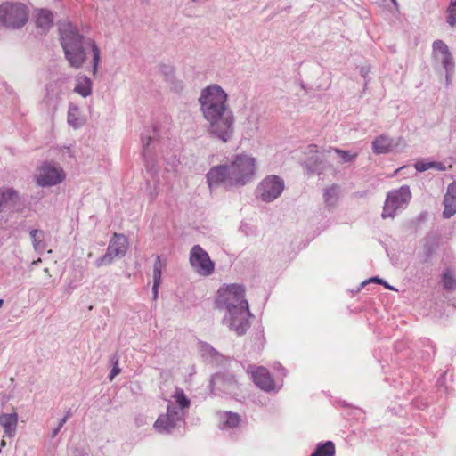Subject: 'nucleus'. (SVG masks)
I'll use <instances>...</instances> for the list:
<instances>
[{"label": "nucleus", "instance_id": "obj_1", "mask_svg": "<svg viewBox=\"0 0 456 456\" xmlns=\"http://www.w3.org/2000/svg\"><path fill=\"white\" fill-rule=\"evenodd\" d=\"M200 110L207 122L208 134L226 143L235 133V116L228 104L227 93L218 85L203 88L198 99Z\"/></svg>", "mask_w": 456, "mask_h": 456}, {"label": "nucleus", "instance_id": "obj_2", "mask_svg": "<svg viewBox=\"0 0 456 456\" xmlns=\"http://www.w3.org/2000/svg\"><path fill=\"white\" fill-rule=\"evenodd\" d=\"M256 175V159L251 155L235 154L224 163L212 167L206 174L210 190L226 191L241 188L252 183Z\"/></svg>", "mask_w": 456, "mask_h": 456}, {"label": "nucleus", "instance_id": "obj_3", "mask_svg": "<svg viewBox=\"0 0 456 456\" xmlns=\"http://www.w3.org/2000/svg\"><path fill=\"white\" fill-rule=\"evenodd\" d=\"M215 304L217 309L225 311L223 323L238 336L244 335L249 328L248 318L252 316L245 298L244 286L236 283L222 286Z\"/></svg>", "mask_w": 456, "mask_h": 456}, {"label": "nucleus", "instance_id": "obj_4", "mask_svg": "<svg viewBox=\"0 0 456 456\" xmlns=\"http://www.w3.org/2000/svg\"><path fill=\"white\" fill-rule=\"evenodd\" d=\"M59 30L61 46L70 66L79 69L86 61V50L90 48L93 54V74L95 75L101 60V51L94 40L80 35L77 28L71 23L62 24Z\"/></svg>", "mask_w": 456, "mask_h": 456}, {"label": "nucleus", "instance_id": "obj_5", "mask_svg": "<svg viewBox=\"0 0 456 456\" xmlns=\"http://www.w3.org/2000/svg\"><path fill=\"white\" fill-rule=\"evenodd\" d=\"M175 403L169 402L167 413L161 414L155 421L153 427L160 434H171L176 428L184 423L186 410L191 405L190 399L183 389L177 388L173 395Z\"/></svg>", "mask_w": 456, "mask_h": 456}, {"label": "nucleus", "instance_id": "obj_6", "mask_svg": "<svg viewBox=\"0 0 456 456\" xmlns=\"http://www.w3.org/2000/svg\"><path fill=\"white\" fill-rule=\"evenodd\" d=\"M28 20L27 6L21 3L5 2L0 4V26L18 29Z\"/></svg>", "mask_w": 456, "mask_h": 456}, {"label": "nucleus", "instance_id": "obj_7", "mask_svg": "<svg viewBox=\"0 0 456 456\" xmlns=\"http://www.w3.org/2000/svg\"><path fill=\"white\" fill-rule=\"evenodd\" d=\"M411 199L409 186H401L398 190L389 191L383 207L382 217H394L397 210L404 209Z\"/></svg>", "mask_w": 456, "mask_h": 456}, {"label": "nucleus", "instance_id": "obj_8", "mask_svg": "<svg viewBox=\"0 0 456 456\" xmlns=\"http://www.w3.org/2000/svg\"><path fill=\"white\" fill-rule=\"evenodd\" d=\"M284 181L278 175L265 177L256 188V192L264 202H273L281 196L284 190Z\"/></svg>", "mask_w": 456, "mask_h": 456}, {"label": "nucleus", "instance_id": "obj_9", "mask_svg": "<svg viewBox=\"0 0 456 456\" xmlns=\"http://www.w3.org/2000/svg\"><path fill=\"white\" fill-rule=\"evenodd\" d=\"M63 169L53 163L44 162L36 175L37 183L41 187H50L61 183L65 179Z\"/></svg>", "mask_w": 456, "mask_h": 456}, {"label": "nucleus", "instance_id": "obj_10", "mask_svg": "<svg viewBox=\"0 0 456 456\" xmlns=\"http://www.w3.org/2000/svg\"><path fill=\"white\" fill-rule=\"evenodd\" d=\"M127 250V240L123 234L114 233L110 239L106 253L95 261L97 267L110 265L115 258H121Z\"/></svg>", "mask_w": 456, "mask_h": 456}, {"label": "nucleus", "instance_id": "obj_11", "mask_svg": "<svg viewBox=\"0 0 456 456\" xmlns=\"http://www.w3.org/2000/svg\"><path fill=\"white\" fill-rule=\"evenodd\" d=\"M190 264L200 275L208 276L213 273L215 264L208 254L200 245H195L190 251Z\"/></svg>", "mask_w": 456, "mask_h": 456}, {"label": "nucleus", "instance_id": "obj_12", "mask_svg": "<svg viewBox=\"0 0 456 456\" xmlns=\"http://www.w3.org/2000/svg\"><path fill=\"white\" fill-rule=\"evenodd\" d=\"M247 372L250 374L256 386L265 392H278L282 386L274 382L269 370L265 367L249 365Z\"/></svg>", "mask_w": 456, "mask_h": 456}, {"label": "nucleus", "instance_id": "obj_13", "mask_svg": "<svg viewBox=\"0 0 456 456\" xmlns=\"http://www.w3.org/2000/svg\"><path fill=\"white\" fill-rule=\"evenodd\" d=\"M209 386L215 395H232L237 390L238 382L233 375L216 373L212 376Z\"/></svg>", "mask_w": 456, "mask_h": 456}, {"label": "nucleus", "instance_id": "obj_14", "mask_svg": "<svg viewBox=\"0 0 456 456\" xmlns=\"http://www.w3.org/2000/svg\"><path fill=\"white\" fill-rule=\"evenodd\" d=\"M19 203V196L12 188L0 191V223H6L9 214L14 212Z\"/></svg>", "mask_w": 456, "mask_h": 456}, {"label": "nucleus", "instance_id": "obj_15", "mask_svg": "<svg viewBox=\"0 0 456 456\" xmlns=\"http://www.w3.org/2000/svg\"><path fill=\"white\" fill-rule=\"evenodd\" d=\"M309 155L304 164L308 172L312 174H321L326 169V163L324 161V152L318 150L317 145L309 144L306 147L305 152Z\"/></svg>", "mask_w": 456, "mask_h": 456}, {"label": "nucleus", "instance_id": "obj_16", "mask_svg": "<svg viewBox=\"0 0 456 456\" xmlns=\"http://www.w3.org/2000/svg\"><path fill=\"white\" fill-rule=\"evenodd\" d=\"M153 136L150 135L149 133H142V155L145 159V167L147 173L150 174V175L154 178V176L157 175L158 170L156 169L154 164L151 163L150 158H151V149L150 145L151 142L154 139V136L156 134L155 129L152 131Z\"/></svg>", "mask_w": 456, "mask_h": 456}, {"label": "nucleus", "instance_id": "obj_17", "mask_svg": "<svg viewBox=\"0 0 456 456\" xmlns=\"http://www.w3.org/2000/svg\"><path fill=\"white\" fill-rule=\"evenodd\" d=\"M444 209L443 216L450 218L456 214V183H451L444 199Z\"/></svg>", "mask_w": 456, "mask_h": 456}, {"label": "nucleus", "instance_id": "obj_18", "mask_svg": "<svg viewBox=\"0 0 456 456\" xmlns=\"http://www.w3.org/2000/svg\"><path fill=\"white\" fill-rule=\"evenodd\" d=\"M18 424L17 413L0 414V426L4 428V436L12 438L16 435Z\"/></svg>", "mask_w": 456, "mask_h": 456}, {"label": "nucleus", "instance_id": "obj_19", "mask_svg": "<svg viewBox=\"0 0 456 456\" xmlns=\"http://www.w3.org/2000/svg\"><path fill=\"white\" fill-rule=\"evenodd\" d=\"M372 151L375 154H387L394 150V140L386 134L377 136L372 141Z\"/></svg>", "mask_w": 456, "mask_h": 456}, {"label": "nucleus", "instance_id": "obj_20", "mask_svg": "<svg viewBox=\"0 0 456 456\" xmlns=\"http://www.w3.org/2000/svg\"><path fill=\"white\" fill-rule=\"evenodd\" d=\"M166 267V261H162L160 256H158L153 265V286H152V294L153 299L156 300L158 298L159 287L161 282V274L163 269Z\"/></svg>", "mask_w": 456, "mask_h": 456}, {"label": "nucleus", "instance_id": "obj_21", "mask_svg": "<svg viewBox=\"0 0 456 456\" xmlns=\"http://www.w3.org/2000/svg\"><path fill=\"white\" fill-rule=\"evenodd\" d=\"M241 419L238 413L225 411L219 415V428L222 430H228L237 428Z\"/></svg>", "mask_w": 456, "mask_h": 456}, {"label": "nucleus", "instance_id": "obj_22", "mask_svg": "<svg viewBox=\"0 0 456 456\" xmlns=\"http://www.w3.org/2000/svg\"><path fill=\"white\" fill-rule=\"evenodd\" d=\"M92 80L88 77L79 75L76 77L74 92L82 97L86 98L92 94Z\"/></svg>", "mask_w": 456, "mask_h": 456}, {"label": "nucleus", "instance_id": "obj_23", "mask_svg": "<svg viewBox=\"0 0 456 456\" xmlns=\"http://www.w3.org/2000/svg\"><path fill=\"white\" fill-rule=\"evenodd\" d=\"M37 26L44 31H47L53 22V16L51 11L47 9H40L37 12Z\"/></svg>", "mask_w": 456, "mask_h": 456}, {"label": "nucleus", "instance_id": "obj_24", "mask_svg": "<svg viewBox=\"0 0 456 456\" xmlns=\"http://www.w3.org/2000/svg\"><path fill=\"white\" fill-rule=\"evenodd\" d=\"M437 247V243L434 238L427 237L423 242L422 252L419 253L421 261L427 263L432 257Z\"/></svg>", "mask_w": 456, "mask_h": 456}, {"label": "nucleus", "instance_id": "obj_25", "mask_svg": "<svg viewBox=\"0 0 456 456\" xmlns=\"http://www.w3.org/2000/svg\"><path fill=\"white\" fill-rule=\"evenodd\" d=\"M67 121L73 128H79L84 125L85 120L80 118V111L77 106L73 104L69 106Z\"/></svg>", "mask_w": 456, "mask_h": 456}, {"label": "nucleus", "instance_id": "obj_26", "mask_svg": "<svg viewBox=\"0 0 456 456\" xmlns=\"http://www.w3.org/2000/svg\"><path fill=\"white\" fill-rule=\"evenodd\" d=\"M33 247L37 252L42 253L45 249V232L42 230L32 229L29 232Z\"/></svg>", "mask_w": 456, "mask_h": 456}, {"label": "nucleus", "instance_id": "obj_27", "mask_svg": "<svg viewBox=\"0 0 456 456\" xmlns=\"http://www.w3.org/2000/svg\"><path fill=\"white\" fill-rule=\"evenodd\" d=\"M311 456H335V444L331 441L319 443Z\"/></svg>", "mask_w": 456, "mask_h": 456}, {"label": "nucleus", "instance_id": "obj_28", "mask_svg": "<svg viewBox=\"0 0 456 456\" xmlns=\"http://www.w3.org/2000/svg\"><path fill=\"white\" fill-rule=\"evenodd\" d=\"M338 194H339V186L338 185L332 184L330 187L326 188L324 191V194H323L325 203L330 207L335 206L338 200Z\"/></svg>", "mask_w": 456, "mask_h": 456}, {"label": "nucleus", "instance_id": "obj_29", "mask_svg": "<svg viewBox=\"0 0 456 456\" xmlns=\"http://www.w3.org/2000/svg\"><path fill=\"white\" fill-rule=\"evenodd\" d=\"M442 282L444 289L449 291L456 290V278L450 268L444 271L442 274Z\"/></svg>", "mask_w": 456, "mask_h": 456}, {"label": "nucleus", "instance_id": "obj_30", "mask_svg": "<svg viewBox=\"0 0 456 456\" xmlns=\"http://www.w3.org/2000/svg\"><path fill=\"white\" fill-rule=\"evenodd\" d=\"M330 150H333L338 156L341 159L342 163H350L353 162L358 156L357 152H352L350 151H344L338 148H331Z\"/></svg>", "mask_w": 456, "mask_h": 456}, {"label": "nucleus", "instance_id": "obj_31", "mask_svg": "<svg viewBox=\"0 0 456 456\" xmlns=\"http://www.w3.org/2000/svg\"><path fill=\"white\" fill-rule=\"evenodd\" d=\"M433 51L435 53H440L443 55H445L450 53L449 47L442 40H435L432 45Z\"/></svg>", "mask_w": 456, "mask_h": 456}, {"label": "nucleus", "instance_id": "obj_32", "mask_svg": "<svg viewBox=\"0 0 456 456\" xmlns=\"http://www.w3.org/2000/svg\"><path fill=\"white\" fill-rule=\"evenodd\" d=\"M110 362L112 364V369L109 374V379L111 381L117 375L121 372V369L118 366V357L117 354L111 356Z\"/></svg>", "mask_w": 456, "mask_h": 456}, {"label": "nucleus", "instance_id": "obj_33", "mask_svg": "<svg viewBox=\"0 0 456 456\" xmlns=\"http://www.w3.org/2000/svg\"><path fill=\"white\" fill-rule=\"evenodd\" d=\"M447 16H446V22L451 27L456 26V6L449 5L447 7Z\"/></svg>", "mask_w": 456, "mask_h": 456}, {"label": "nucleus", "instance_id": "obj_34", "mask_svg": "<svg viewBox=\"0 0 456 456\" xmlns=\"http://www.w3.org/2000/svg\"><path fill=\"white\" fill-rule=\"evenodd\" d=\"M201 351L203 355H209L213 359L218 356V352L208 344H203L201 346Z\"/></svg>", "mask_w": 456, "mask_h": 456}, {"label": "nucleus", "instance_id": "obj_35", "mask_svg": "<svg viewBox=\"0 0 456 456\" xmlns=\"http://www.w3.org/2000/svg\"><path fill=\"white\" fill-rule=\"evenodd\" d=\"M441 62L445 70H449L453 67L452 56L449 53L442 56Z\"/></svg>", "mask_w": 456, "mask_h": 456}, {"label": "nucleus", "instance_id": "obj_36", "mask_svg": "<svg viewBox=\"0 0 456 456\" xmlns=\"http://www.w3.org/2000/svg\"><path fill=\"white\" fill-rule=\"evenodd\" d=\"M432 166L431 161L420 160L415 163L414 167L418 172H425L430 169Z\"/></svg>", "mask_w": 456, "mask_h": 456}, {"label": "nucleus", "instance_id": "obj_37", "mask_svg": "<svg viewBox=\"0 0 456 456\" xmlns=\"http://www.w3.org/2000/svg\"><path fill=\"white\" fill-rule=\"evenodd\" d=\"M368 282H376L378 284H385V281L383 279H380L379 277H372L369 281H365L362 283V287H363Z\"/></svg>", "mask_w": 456, "mask_h": 456}, {"label": "nucleus", "instance_id": "obj_38", "mask_svg": "<svg viewBox=\"0 0 456 456\" xmlns=\"http://www.w3.org/2000/svg\"><path fill=\"white\" fill-rule=\"evenodd\" d=\"M431 164L433 165L431 168H435L439 171H444L446 169L445 166L441 162L431 161Z\"/></svg>", "mask_w": 456, "mask_h": 456}, {"label": "nucleus", "instance_id": "obj_39", "mask_svg": "<svg viewBox=\"0 0 456 456\" xmlns=\"http://www.w3.org/2000/svg\"><path fill=\"white\" fill-rule=\"evenodd\" d=\"M57 83H54V84H51L48 87H47V97L50 99L52 94H53L54 90L57 88Z\"/></svg>", "mask_w": 456, "mask_h": 456}, {"label": "nucleus", "instance_id": "obj_40", "mask_svg": "<svg viewBox=\"0 0 456 456\" xmlns=\"http://www.w3.org/2000/svg\"><path fill=\"white\" fill-rule=\"evenodd\" d=\"M157 195H158V191H157V183H156V184H154V191L151 192V200L156 199Z\"/></svg>", "mask_w": 456, "mask_h": 456}, {"label": "nucleus", "instance_id": "obj_41", "mask_svg": "<svg viewBox=\"0 0 456 456\" xmlns=\"http://www.w3.org/2000/svg\"><path fill=\"white\" fill-rule=\"evenodd\" d=\"M178 160L175 157H174L171 160L170 166L171 168L174 169L177 166Z\"/></svg>", "mask_w": 456, "mask_h": 456}, {"label": "nucleus", "instance_id": "obj_42", "mask_svg": "<svg viewBox=\"0 0 456 456\" xmlns=\"http://www.w3.org/2000/svg\"><path fill=\"white\" fill-rule=\"evenodd\" d=\"M278 370L281 371V374L282 376H286L287 371H286L285 368H283L280 363H278Z\"/></svg>", "mask_w": 456, "mask_h": 456}, {"label": "nucleus", "instance_id": "obj_43", "mask_svg": "<svg viewBox=\"0 0 456 456\" xmlns=\"http://www.w3.org/2000/svg\"><path fill=\"white\" fill-rule=\"evenodd\" d=\"M60 430H61V428L57 426V428H55L52 431V435H51V436H52L53 438V437H55V436L58 435V433L60 432Z\"/></svg>", "mask_w": 456, "mask_h": 456}, {"label": "nucleus", "instance_id": "obj_44", "mask_svg": "<svg viewBox=\"0 0 456 456\" xmlns=\"http://www.w3.org/2000/svg\"><path fill=\"white\" fill-rule=\"evenodd\" d=\"M368 72H369V70L367 69V68L362 67V68L361 69V74H362V76L364 78H366Z\"/></svg>", "mask_w": 456, "mask_h": 456}, {"label": "nucleus", "instance_id": "obj_45", "mask_svg": "<svg viewBox=\"0 0 456 456\" xmlns=\"http://www.w3.org/2000/svg\"><path fill=\"white\" fill-rule=\"evenodd\" d=\"M67 421H68V419H66L65 417L61 418L59 420L58 427H60L61 428Z\"/></svg>", "mask_w": 456, "mask_h": 456}, {"label": "nucleus", "instance_id": "obj_46", "mask_svg": "<svg viewBox=\"0 0 456 456\" xmlns=\"http://www.w3.org/2000/svg\"><path fill=\"white\" fill-rule=\"evenodd\" d=\"M71 416H72L71 410H70V409H69V410L66 411V413H65L64 417H65V419H69Z\"/></svg>", "mask_w": 456, "mask_h": 456}, {"label": "nucleus", "instance_id": "obj_47", "mask_svg": "<svg viewBox=\"0 0 456 456\" xmlns=\"http://www.w3.org/2000/svg\"><path fill=\"white\" fill-rule=\"evenodd\" d=\"M385 288L388 289H391V290H394L395 288L390 286L386 281H385V284H382Z\"/></svg>", "mask_w": 456, "mask_h": 456}, {"label": "nucleus", "instance_id": "obj_48", "mask_svg": "<svg viewBox=\"0 0 456 456\" xmlns=\"http://www.w3.org/2000/svg\"><path fill=\"white\" fill-rule=\"evenodd\" d=\"M449 5L456 6V0H450Z\"/></svg>", "mask_w": 456, "mask_h": 456}, {"label": "nucleus", "instance_id": "obj_49", "mask_svg": "<svg viewBox=\"0 0 456 456\" xmlns=\"http://www.w3.org/2000/svg\"><path fill=\"white\" fill-rule=\"evenodd\" d=\"M5 445H6V443H5V441L3 439V440L1 441V447H4V446H5Z\"/></svg>", "mask_w": 456, "mask_h": 456}, {"label": "nucleus", "instance_id": "obj_50", "mask_svg": "<svg viewBox=\"0 0 456 456\" xmlns=\"http://www.w3.org/2000/svg\"><path fill=\"white\" fill-rule=\"evenodd\" d=\"M3 305H4V300L0 299V308L3 306Z\"/></svg>", "mask_w": 456, "mask_h": 456}, {"label": "nucleus", "instance_id": "obj_51", "mask_svg": "<svg viewBox=\"0 0 456 456\" xmlns=\"http://www.w3.org/2000/svg\"><path fill=\"white\" fill-rule=\"evenodd\" d=\"M395 5H397L396 0H390Z\"/></svg>", "mask_w": 456, "mask_h": 456}, {"label": "nucleus", "instance_id": "obj_52", "mask_svg": "<svg viewBox=\"0 0 456 456\" xmlns=\"http://www.w3.org/2000/svg\"><path fill=\"white\" fill-rule=\"evenodd\" d=\"M192 2H197L198 0H191Z\"/></svg>", "mask_w": 456, "mask_h": 456}]
</instances>
